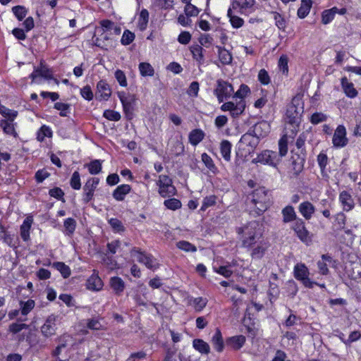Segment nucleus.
I'll use <instances>...</instances> for the list:
<instances>
[{"mask_svg": "<svg viewBox=\"0 0 361 361\" xmlns=\"http://www.w3.org/2000/svg\"><path fill=\"white\" fill-rule=\"evenodd\" d=\"M216 195H209L204 197L200 210L205 211L209 207L214 206L216 202Z\"/></svg>", "mask_w": 361, "mask_h": 361, "instance_id": "54", "label": "nucleus"}, {"mask_svg": "<svg viewBox=\"0 0 361 361\" xmlns=\"http://www.w3.org/2000/svg\"><path fill=\"white\" fill-rule=\"evenodd\" d=\"M164 204L167 209L171 210H176L180 208V201L175 198L166 200L164 202Z\"/></svg>", "mask_w": 361, "mask_h": 361, "instance_id": "63", "label": "nucleus"}, {"mask_svg": "<svg viewBox=\"0 0 361 361\" xmlns=\"http://www.w3.org/2000/svg\"><path fill=\"white\" fill-rule=\"evenodd\" d=\"M111 95V90L106 81L101 80L97 84L96 97L99 100L107 101Z\"/></svg>", "mask_w": 361, "mask_h": 361, "instance_id": "17", "label": "nucleus"}, {"mask_svg": "<svg viewBox=\"0 0 361 361\" xmlns=\"http://www.w3.org/2000/svg\"><path fill=\"white\" fill-rule=\"evenodd\" d=\"M212 343L213 345L214 348L219 353H221L224 350V342L223 340L222 334L219 329H216L214 334L212 338Z\"/></svg>", "mask_w": 361, "mask_h": 361, "instance_id": "36", "label": "nucleus"}, {"mask_svg": "<svg viewBox=\"0 0 361 361\" xmlns=\"http://www.w3.org/2000/svg\"><path fill=\"white\" fill-rule=\"evenodd\" d=\"M281 214L283 217V222L285 224L296 221L298 216L296 212L291 205H287L281 210Z\"/></svg>", "mask_w": 361, "mask_h": 361, "instance_id": "31", "label": "nucleus"}, {"mask_svg": "<svg viewBox=\"0 0 361 361\" xmlns=\"http://www.w3.org/2000/svg\"><path fill=\"white\" fill-rule=\"evenodd\" d=\"M12 11L18 20H22L27 13L26 8L23 6H13Z\"/></svg>", "mask_w": 361, "mask_h": 361, "instance_id": "56", "label": "nucleus"}, {"mask_svg": "<svg viewBox=\"0 0 361 361\" xmlns=\"http://www.w3.org/2000/svg\"><path fill=\"white\" fill-rule=\"evenodd\" d=\"M52 267L59 271L63 279L68 278L71 274L70 267L62 262H53Z\"/></svg>", "mask_w": 361, "mask_h": 361, "instance_id": "40", "label": "nucleus"}, {"mask_svg": "<svg viewBox=\"0 0 361 361\" xmlns=\"http://www.w3.org/2000/svg\"><path fill=\"white\" fill-rule=\"evenodd\" d=\"M310 271L307 267L304 264H297L294 267V276L300 281L305 287L308 288H312L314 284H317V282L311 281L309 278Z\"/></svg>", "mask_w": 361, "mask_h": 361, "instance_id": "9", "label": "nucleus"}, {"mask_svg": "<svg viewBox=\"0 0 361 361\" xmlns=\"http://www.w3.org/2000/svg\"><path fill=\"white\" fill-rule=\"evenodd\" d=\"M252 162L253 164L276 166L279 162L278 154L274 151L264 150L258 154L257 157L252 159Z\"/></svg>", "mask_w": 361, "mask_h": 361, "instance_id": "10", "label": "nucleus"}, {"mask_svg": "<svg viewBox=\"0 0 361 361\" xmlns=\"http://www.w3.org/2000/svg\"><path fill=\"white\" fill-rule=\"evenodd\" d=\"M341 85L343 92L348 97L353 99L357 96V90L355 88L353 83L349 82L346 77H343L341 79Z\"/></svg>", "mask_w": 361, "mask_h": 361, "instance_id": "26", "label": "nucleus"}, {"mask_svg": "<svg viewBox=\"0 0 361 361\" xmlns=\"http://www.w3.org/2000/svg\"><path fill=\"white\" fill-rule=\"evenodd\" d=\"M104 265L109 269L114 270L118 269V263L112 256H107L106 255L102 259Z\"/></svg>", "mask_w": 361, "mask_h": 361, "instance_id": "62", "label": "nucleus"}, {"mask_svg": "<svg viewBox=\"0 0 361 361\" xmlns=\"http://www.w3.org/2000/svg\"><path fill=\"white\" fill-rule=\"evenodd\" d=\"M279 155L283 157L286 155L288 152V137L285 135L281 137L279 141Z\"/></svg>", "mask_w": 361, "mask_h": 361, "instance_id": "53", "label": "nucleus"}, {"mask_svg": "<svg viewBox=\"0 0 361 361\" xmlns=\"http://www.w3.org/2000/svg\"><path fill=\"white\" fill-rule=\"evenodd\" d=\"M135 35L133 32H132L131 31H130L128 30H126L123 33V35H122V37L121 39V43L125 46L128 45L133 42V40L135 39Z\"/></svg>", "mask_w": 361, "mask_h": 361, "instance_id": "57", "label": "nucleus"}, {"mask_svg": "<svg viewBox=\"0 0 361 361\" xmlns=\"http://www.w3.org/2000/svg\"><path fill=\"white\" fill-rule=\"evenodd\" d=\"M54 108L59 111V115L62 117H66L71 112V105L69 104L56 102Z\"/></svg>", "mask_w": 361, "mask_h": 361, "instance_id": "49", "label": "nucleus"}, {"mask_svg": "<svg viewBox=\"0 0 361 361\" xmlns=\"http://www.w3.org/2000/svg\"><path fill=\"white\" fill-rule=\"evenodd\" d=\"M268 247V243L264 241V238L259 240V242H257L255 246L251 247L252 251L250 255L252 258L257 259H262Z\"/></svg>", "mask_w": 361, "mask_h": 361, "instance_id": "23", "label": "nucleus"}, {"mask_svg": "<svg viewBox=\"0 0 361 361\" xmlns=\"http://www.w3.org/2000/svg\"><path fill=\"white\" fill-rule=\"evenodd\" d=\"M290 158L291 171L295 177H297L303 171L306 159V153L299 154L294 150L291 152Z\"/></svg>", "mask_w": 361, "mask_h": 361, "instance_id": "12", "label": "nucleus"}, {"mask_svg": "<svg viewBox=\"0 0 361 361\" xmlns=\"http://www.w3.org/2000/svg\"><path fill=\"white\" fill-rule=\"evenodd\" d=\"M110 286L117 295H121L125 288L123 280L118 276H114L110 279Z\"/></svg>", "mask_w": 361, "mask_h": 361, "instance_id": "37", "label": "nucleus"}, {"mask_svg": "<svg viewBox=\"0 0 361 361\" xmlns=\"http://www.w3.org/2000/svg\"><path fill=\"white\" fill-rule=\"evenodd\" d=\"M130 256L139 263L144 264L147 269L155 270L159 268L158 260L151 254L142 251L140 248L134 247L130 251Z\"/></svg>", "mask_w": 361, "mask_h": 361, "instance_id": "5", "label": "nucleus"}, {"mask_svg": "<svg viewBox=\"0 0 361 361\" xmlns=\"http://www.w3.org/2000/svg\"><path fill=\"white\" fill-rule=\"evenodd\" d=\"M102 161L100 159H94L88 164H85V167L87 168L88 171L92 175H97L102 171Z\"/></svg>", "mask_w": 361, "mask_h": 361, "instance_id": "42", "label": "nucleus"}, {"mask_svg": "<svg viewBox=\"0 0 361 361\" xmlns=\"http://www.w3.org/2000/svg\"><path fill=\"white\" fill-rule=\"evenodd\" d=\"M149 20V13L145 8H143L140 13L137 26L141 31L145 30L147 28Z\"/></svg>", "mask_w": 361, "mask_h": 361, "instance_id": "45", "label": "nucleus"}, {"mask_svg": "<svg viewBox=\"0 0 361 361\" xmlns=\"http://www.w3.org/2000/svg\"><path fill=\"white\" fill-rule=\"evenodd\" d=\"M327 118L328 116L322 112H315L311 116L310 121L313 125H317L320 123L326 121Z\"/></svg>", "mask_w": 361, "mask_h": 361, "instance_id": "52", "label": "nucleus"}, {"mask_svg": "<svg viewBox=\"0 0 361 361\" xmlns=\"http://www.w3.org/2000/svg\"><path fill=\"white\" fill-rule=\"evenodd\" d=\"M201 158L202 161L211 172L216 173L218 171L217 167L209 155L204 152L202 154Z\"/></svg>", "mask_w": 361, "mask_h": 361, "instance_id": "46", "label": "nucleus"}, {"mask_svg": "<svg viewBox=\"0 0 361 361\" xmlns=\"http://www.w3.org/2000/svg\"><path fill=\"white\" fill-rule=\"evenodd\" d=\"M53 135V132L50 127L43 125L37 132V139L42 142L44 140L45 137H51Z\"/></svg>", "mask_w": 361, "mask_h": 361, "instance_id": "48", "label": "nucleus"}, {"mask_svg": "<svg viewBox=\"0 0 361 361\" xmlns=\"http://www.w3.org/2000/svg\"><path fill=\"white\" fill-rule=\"evenodd\" d=\"M346 129L343 125H339L336 128L332 138V143L336 148H343L348 143L346 137Z\"/></svg>", "mask_w": 361, "mask_h": 361, "instance_id": "14", "label": "nucleus"}, {"mask_svg": "<svg viewBox=\"0 0 361 361\" xmlns=\"http://www.w3.org/2000/svg\"><path fill=\"white\" fill-rule=\"evenodd\" d=\"M187 4L185 6V17L182 15V26H187L191 25V20H189V17H196L199 14L200 10L195 6L190 4V1H186Z\"/></svg>", "mask_w": 361, "mask_h": 361, "instance_id": "20", "label": "nucleus"}, {"mask_svg": "<svg viewBox=\"0 0 361 361\" xmlns=\"http://www.w3.org/2000/svg\"><path fill=\"white\" fill-rule=\"evenodd\" d=\"M271 194L264 187H259L247 195L245 205L250 215H262L271 206Z\"/></svg>", "mask_w": 361, "mask_h": 361, "instance_id": "1", "label": "nucleus"}, {"mask_svg": "<svg viewBox=\"0 0 361 361\" xmlns=\"http://www.w3.org/2000/svg\"><path fill=\"white\" fill-rule=\"evenodd\" d=\"M192 345L194 348L202 354H209L210 347L209 344L202 339L196 338L193 340Z\"/></svg>", "mask_w": 361, "mask_h": 361, "instance_id": "39", "label": "nucleus"}, {"mask_svg": "<svg viewBox=\"0 0 361 361\" xmlns=\"http://www.w3.org/2000/svg\"><path fill=\"white\" fill-rule=\"evenodd\" d=\"M131 190V187L128 184H122L118 185L113 192L112 196L117 201H123L126 195Z\"/></svg>", "mask_w": 361, "mask_h": 361, "instance_id": "30", "label": "nucleus"}, {"mask_svg": "<svg viewBox=\"0 0 361 361\" xmlns=\"http://www.w3.org/2000/svg\"><path fill=\"white\" fill-rule=\"evenodd\" d=\"M18 123L16 122H11V121H0V128L2 129L4 134L8 136H11L14 138L18 137V133H17L16 128Z\"/></svg>", "mask_w": 361, "mask_h": 361, "instance_id": "22", "label": "nucleus"}, {"mask_svg": "<svg viewBox=\"0 0 361 361\" xmlns=\"http://www.w3.org/2000/svg\"><path fill=\"white\" fill-rule=\"evenodd\" d=\"M70 185L74 190H80L81 188L80 176L78 171H75L72 174L70 180Z\"/></svg>", "mask_w": 361, "mask_h": 361, "instance_id": "55", "label": "nucleus"}, {"mask_svg": "<svg viewBox=\"0 0 361 361\" xmlns=\"http://www.w3.org/2000/svg\"><path fill=\"white\" fill-rule=\"evenodd\" d=\"M103 286L104 284L101 278L95 271L89 277L86 283L87 288L92 291L100 290Z\"/></svg>", "mask_w": 361, "mask_h": 361, "instance_id": "27", "label": "nucleus"}, {"mask_svg": "<svg viewBox=\"0 0 361 361\" xmlns=\"http://www.w3.org/2000/svg\"><path fill=\"white\" fill-rule=\"evenodd\" d=\"M205 134L201 129L197 128L190 131L188 135L189 142L192 146H197L204 138Z\"/></svg>", "mask_w": 361, "mask_h": 361, "instance_id": "34", "label": "nucleus"}, {"mask_svg": "<svg viewBox=\"0 0 361 361\" xmlns=\"http://www.w3.org/2000/svg\"><path fill=\"white\" fill-rule=\"evenodd\" d=\"M231 149H232V144L230 141L227 140H223L220 142L219 145V149L220 153L223 157V159L228 162L231 161Z\"/></svg>", "mask_w": 361, "mask_h": 361, "instance_id": "33", "label": "nucleus"}, {"mask_svg": "<svg viewBox=\"0 0 361 361\" xmlns=\"http://www.w3.org/2000/svg\"><path fill=\"white\" fill-rule=\"evenodd\" d=\"M103 116L109 121H118L121 119V114L116 111L106 109L103 113Z\"/></svg>", "mask_w": 361, "mask_h": 361, "instance_id": "61", "label": "nucleus"}, {"mask_svg": "<svg viewBox=\"0 0 361 361\" xmlns=\"http://www.w3.org/2000/svg\"><path fill=\"white\" fill-rule=\"evenodd\" d=\"M302 113L303 107H298L294 101L287 108L286 121L293 128L291 129L293 133H295L298 130Z\"/></svg>", "mask_w": 361, "mask_h": 361, "instance_id": "6", "label": "nucleus"}, {"mask_svg": "<svg viewBox=\"0 0 361 361\" xmlns=\"http://www.w3.org/2000/svg\"><path fill=\"white\" fill-rule=\"evenodd\" d=\"M234 90L231 84L224 80L219 79L216 81V87L214 90V94L217 97L219 103L228 99Z\"/></svg>", "mask_w": 361, "mask_h": 361, "instance_id": "8", "label": "nucleus"}, {"mask_svg": "<svg viewBox=\"0 0 361 361\" xmlns=\"http://www.w3.org/2000/svg\"><path fill=\"white\" fill-rule=\"evenodd\" d=\"M339 200L343 206V209L349 212L354 207V202L351 195L345 191H342L339 195Z\"/></svg>", "mask_w": 361, "mask_h": 361, "instance_id": "32", "label": "nucleus"}, {"mask_svg": "<svg viewBox=\"0 0 361 361\" xmlns=\"http://www.w3.org/2000/svg\"><path fill=\"white\" fill-rule=\"evenodd\" d=\"M259 140L249 130L243 134L238 145L236 155L240 157H247L254 153Z\"/></svg>", "mask_w": 361, "mask_h": 361, "instance_id": "4", "label": "nucleus"}, {"mask_svg": "<svg viewBox=\"0 0 361 361\" xmlns=\"http://www.w3.org/2000/svg\"><path fill=\"white\" fill-rule=\"evenodd\" d=\"M233 9V6H231L228 10L227 16L229 18L230 23L233 27L239 28L243 25L244 20L238 17L236 14H238Z\"/></svg>", "mask_w": 361, "mask_h": 361, "instance_id": "35", "label": "nucleus"}, {"mask_svg": "<svg viewBox=\"0 0 361 361\" xmlns=\"http://www.w3.org/2000/svg\"><path fill=\"white\" fill-rule=\"evenodd\" d=\"M28 327H29V326L26 324L15 322V323H12L11 324L9 325L8 331H9V332H11L13 334H16L20 332L23 329H27Z\"/></svg>", "mask_w": 361, "mask_h": 361, "instance_id": "58", "label": "nucleus"}, {"mask_svg": "<svg viewBox=\"0 0 361 361\" xmlns=\"http://www.w3.org/2000/svg\"><path fill=\"white\" fill-rule=\"evenodd\" d=\"M235 232L239 235L242 247L250 248L255 246L259 240L263 239V224L259 221H251L237 227Z\"/></svg>", "mask_w": 361, "mask_h": 361, "instance_id": "2", "label": "nucleus"}, {"mask_svg": "<svg viewBox=\"0 0 361 361\" xmlns=\"http://www.w3.org/2000/svg\"><path fill=\"white\" fill-rule=\"evenodd\" d=\"M218 49L219 59L224 65H229L231 63L233 56L231 53L224 47L216 46Z\"/></svg>", "mask_w": 361, "mask_h": 361, "instance_id": "38", "label": "nucleus"}, {"mask_svg": "<svg viewBox=\"0 0 361 361\" xmlns=\"http://www.w3.org/2000/svg\"><path fill=\"white\" fill-rule=\"evenodd\" d=\"M288 59L287 56L282 55L281 56L279 63H278V67L280 70V71L283 75H287L288 73Z\"/></svg>", "mask_w": 361, "mask_h": 361, "instance_id": "60", "label": "nucleus"}, {"mask_svg": "<svg viewBox=\"0 0 361 361\" xmlns=\"http://www.w3.org/2000/svg\"><path fill=\"white\" fill-rule=\"evenodd\" d=\"M346 13V9L345 8H338L336 7H333L330 9L324 10L322 13V23L324 25H327L330 23L334 18L335 15L336 13H339L343 15Z\"/></svg>", "mask_w": 361, "mask_h": 361, "instance_id": "21", "label": "nucleus"}, {"mask_svg": "<svg viewBox=\"0 0 361 361\" xmlns=\"http://www.w3.org/2000/svg\"><path fill=\"white\" fill-rule=\"evenodd\" d=\"M199 90V82L197 81H193L190 83L189 87L186 90V93L191 97H196L198 95Z\"/></svg>", "mask_w": 361, "mask_h": 361, "instance_id": "64", "label": "nucleus"}, {"mask_svg": "<svg viewBox=\"0 0 361 361\" xmlns=\"http://www.w3.org/2000/svg\"><path fill=\"white\" fill-rule=\"evenodd\" d=\"M255 1H233L231 6L237 13L248 15L255 10Z\"/></svg>", "mask_w": 361, "mask_h": 361, "instance_id": "19", "label": "nucleus"}, {"mask_svg": "<svg viewBox=\"0 0 361 361\" xmlns=\"http://www.w3.org/2000/svg\"><path fill=\"white\" fill-rule=\"evenodd\" d=\"M0 238L4 243L14 250L19 246L18 239L15 238L14 235H11L1 224H0Z\"/></svg>", "mask_w": 361, "mask_h": 361, "instance_id": "18", "label": "nucleus"}, {"mask_svg": "<svg viewBox=\"0 0 361 361\" xmlns=\"http://www.w3.org/2000/svg\"><path fill=\"white\" fill-rule=\"evenodd\" d=\"M248 130L260 141L261 138L266 137L269 133L270 125L268 122L262 121L255 124Z\"/></svg>", "mask_w": 361, "mask_h": 361, "instance_id": "15", "label": "nucleus"}, {"mask_svg": "<svg viewBox=\"0 0 361 361\" xmlns=\"http://www.w3.org/2000/svg\"><path fill=\"white\" fill-rule=\"evenodd\" d=\"M250 92V88L246 85H241L240 88L234 94L233 98L234 102H228L223 104L220 109L222 111H229L232 117L236 118L241 115L245 109V101L244 98Z\"/></svg>", "mask_w": 361, "mask_h": 361, "instance_id": "3", "label": "nucleus"}, {"mask_svg": "<svg viewBox=\"0 0 361 361\" xmlns=\"http://www.w3.org/2000/svg\"><path fill=\"white\" fill-rule=\"evenodd\" d=\"M298 211L305 220H310L315 212L314 206L309 201L300 204Z\"/></svg>", "mask_w": 361, "mask_h": 361, "instance_id": "28", "label": "nucleus"}, {"mask_svg": "<svg viewBox=\"0 0 361 361\" xmlns=\"http://www.w3.org/2000/svg\"><path fill=\"white\" fill-rule=\"evenodd\" d=\"M185 300L188 305L191 306L197 312L202 311L207 303V298L202 297L193 298L188 296Z\"/></svg>", "mask_w": 361, "mask_h": 361, "instance_id": "24", "label": "nucleus"}, {"mask_svg": "<svg viewBox=\"0 0 361 361\" xmlns=\"http://www.w3.org/2000/svg\"><path fill=\"white\" fill-rule=\"evenodd\" d=\"M157 185L159 186V193L163 197H171L176 193V188L172 184L171 179L167 176H159Z\"/></svg>", "mask_w": 361, "mask_h": 361, "instance_id": "11", "label": "nucleus"}, {"mask_svg": "<svg viewBox=\"0 0 361 361\" xmlns=\"http://www.w3.org/2000/svg\"><path fill=\"white\" fill-rule=\"evenodd\" d=\"M99 183V178L97 177L90 178L83 186L82 201L87 204L92 200L94 193Z\"/></svg>", "mask_w": 361, "mask_h": 361, "instance_id": "13", "label": "nucleus"}, {"mask_svg": "<svg viewBox=\"0 0 361 361\" xmlns=\"http://www.w3.org/2000/svg\"><path fill=\"white\" fill-rule=\"evenodd\" d=\"M20 313L23 316H27L35 307V302L29 299L27 301H20Z\"/></svg>", "mask_w": 361, "mask_h": 361, "instance_id": "43", "label": "nucleus"}, {"mask_svg": "<svg viewBox=\"0 0 361 361\" xmlns=\"http://www.w3.org/2000/svg\"><path fill=\"white\" fill-rule=\"evenodd\" d=\"M190 52L195 60L202 63L204 61V56L202 54L203 49L200 45L195 44L190 47Z\"/></svg>", "mask_w": 361, "mask_h": 361, "instance_id": "44", "label": "nucleus"}, {"mask_svg": "<svg viewBox=\"0 0 361 361\" xmlns=\"http://www.w3.org/2000/svg\"><path fill=\"white\" fill-rule=\"evenodd\" d=\"M273 18L275 20L276 26L281 30L285 31L286 27V21L284 18L278 12H271Z\"/></svg>", "mask_w": 361, "mask_h": 361, "instance_id": "51", "label": "nucleus"}, {"mask_svg": "<svg viewBox=\"0 0 361 361\" xmlns=\"http://www.w3.org/2000/svg\"><path fill=\"white\" fill-rule=\"evenodd\" d=\"M33 219L32 216L26 217L20 227V234L21 238L27 242L30 240V233Z\"/></svg>", "mask_w": 361, "mask_h": 361, "instance_id": "29", "label": "nucleus"}, {"mask_svg": "<svg viewBox=\"0 0 361 361\" xmlns=\"http://www.w3.org/2000/svg\"><path fill=\"white\" fill-rule=\"evenodd\" d=\"M109 224H110L114 232L121 233L124 231L125 230V228L122 222L116 218L110 219L109 220Z\"/></svg>", "mask_w": 361, "mask_h": 361, "instance_id": "59", "label": "nucleus"}, {"mask_svg": "<svg viewBox=\"0 0 361 361\" xmlns=\"http://www.w3.org/2000/svg\"><path fill=\"white\" fill-rule=\"evenodd\" d=\"M56 317L54 314L49 315L44 324L41 327L42 334L47 338L51 337L56 334Z\"/></svg>", "mask_w": 361, "mask_h": 361, "instance_id": "16", "label": "nucleus"}, {"mask_svg": "<svg viewBox=\"0 0 361 361\" xmlns=\"http://www.w3.org/2000/svg\"><path fill=\"white\" fill-rule=\"evenodd\" d=\"M245 341V336L243 335H238L227 338L225 343L231 349L238 350L244 345Z\"/></svg>", "mask_w": 361, "mask_h": 361, "instance_id": "25", "label": "nucleus"}, {"mask_svg": "<svg viewBox=\"0 0 361 361\" xmlns=\"http://www.w3.org/2000/svg\"><path fill=\"white\" fill-rule=\"evenodd\" d=\"M76 225V221L74 219L71 217L66 219L63 222V233L66 235L71 236L75 231Z\"/></svg>", "mask_w": 361, "mask_h": 361, "instance_id": "41", "label": "nucleus"}, {"mask_svg": "<svg viewBox=\"0 0 361 361\" xmlns=\"http://www.w3.org/2000/svg\"><path fill=\"white\" fill-rule=\"evenodd\" d=\"M291 228L301 242L306 245H310L312 243V235L307 229L303 219H296V221L293 224Z\"/></svg>", "mask_w": 361, "mask_h": 361, "instance_id": "7", "label": "nucleus"}, {"mask_svg": "<svg viewBox=\"0 0 361 361\" xmlns=\"http://www.w3.org/2000/svg\"><path fill=\"white\" fill-rule=\"evenodd\" d=\"M140 73L142 76H152L154 73V68L150 63L147 62H141L138 66Z\"/></svg>", "mask_w": 361, "mask_h": 361, "instance_id": "47", "label": "nucleus"}, {"mask_svg": "<svg viewBox=\"0 0 361 361\" xmlns=\"http://www.w3.org/2000/svg\"><path fill=\"white\" fill-rule=\"evenodd\" d=\"M312 1H302L300 7L298 10V16L305 18L310 13Z\"/></svg>", "mask_w": 361, "mask_h": 361, "instance_id": "50", "label": "nucleus"}]
</instances>
